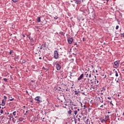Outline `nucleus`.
I'll return each mask as SVG.
<instances>
[{
  "label": "nucleus",
  "instance_id": "f257e3e1",
  "mask_svg": "<svg viewBox=\"0 0 124 124\" xmlns=\"http://www.w3.org/2000/svg\"><path fill=\"white\" fill-rule=\"evenodd\" d=\"M54 58L56 59H59V53H58V51L57 50L54 51Z\"/></svg>",
  "mask_w": 124,
  "mask_h": 124
},
{
  "label": "nucleus",
  "instance_id": "f03ea898",
  "mask_svg": "<svg viewBox=\"0 0 124 124\" xmlns=\"http://www.w3.org/2000/svg\"><path fill=\"white\" fill-rule=\"evenodd\" d=\"M41 97L39 96H37L35 98V100L36 101H38V102L39 103L40 102H42V101L41 100Z\"/></svg>",
  "mask_w": 124,
  "mask_h": 124
},
{
  "label": "nucleus",
  "instance_id": "7ed1b4c3",
  "mask_svg": "<svg viewBox=\"0 0 124 124\" xmlns=\"http://www.w3.org/2000/svg\"><path fill=\"white\" fill-rule=\"evenodd\" d=\"M68 43H69V44H72V42H73V38H68Z\"/></svg>",
  "mask_w": 124,
  "mask_h": 124
},
{
  "label": "nucleus",
  "instance_id": "20e7f679",
  "mask_svg": "<svg viewBox=\"0 0 124 124\" xmlns=\"http://www.w3.org/2000/svg\"><path fill=\"white\" fill-rule=\"evenodd\" d=\"M56 68L57 70H60L62 68V66L60 64H56Z\"/></svg>",
  "mask_w": 124,
  "mask_h": 124
},
{
  "label": "nucleus",
  "instance_id": "39448f33",
  "mask_svg": "<svg viewBox=\"0 0 124 124\" xmlns=\"http://www.w3.org/2000/svg\"><path fill=\"white\" fill-rule=\"evenodd\" d=\"M13 116H16V115H17V116H18L19 115V112L18 111H14L13 112Z\"/></svg>",
  "mask_w": 124,
  "mask_h": 124
},
{
  "label": "nucleus",
  "instance_id": "423d86ee",
  "mask_svg": "<svg viewBox=\"0 0 124 124\" xmlns=\"http://www.w3.org/2000/svg\"><path fill=\"white\" fill-rule=\"evenodd\" d=\"M83 77H84V74H82L78 78V81H80L81 79L83 78Z\"/></svg>",
  "mask_w": 124,
  "mask_h": 124
},
{
  "label": "nucleus",
  "instance_id": "0eeeda50",
  "mask_svg": "<svg viewBox=\"0 0 124 124\" xmlns=\"http://www.w3.org/2000/svg\"><path fill=\"white\" fill-rule=\"evenodd\" d=\"M75 2L77 4H81V0H75Z\"/></svg>",
  "mask_w": 124,
  "mask_h": 124
},
{
  "label": "nucleus",
  "instance_id": "6e6552de",
  "mask_svg": "<svg viewBox=\"0 0 124 124\" xmlns=\"http://www.w3.org/2000/svg\"><path fill=\"white\" fill-rule=\"evenodd\" d=\"M114 64L116 66H119V64H120V62L116 61L114 62Z\"/></svg>",
  "mask_w": 124,
  "mask_h": 124
},
{
  "label": "nucleus",
  "instance_id": "1a4fd4ad",
  "mask_svg": "<svg viewBox=\"0 0 124 124\" xmlns=\"http://www.w3.org/2000/svg\"><path fill=\"white\" fill-rule=\"evenodd\" d=\"M99 120L101 121V123H104L106 122V120L103 118H100Z\"/></svg>",
  "mask_w": 124,
  "mask_h": 124
},
{
  "label": "nucleus",
  "instance_id": "9d476101",
  "mask_svg": "<svg viewBox=\"0 0 124 124\" xmlns=\"http://www.w3.org/2000/svg\"><path fill=\"white\" fill-rule=\"evenodd\" d=\"M105 120H106V122L109 120V115H107L105 117Z\"/></svg>",
  "mask_w": 124,
  "mask_h": 124
},
{
  "label": "nucleus",
  "instance_id": "9b49d317",
  "mask_svg": "<svg viewBox=\"0 0 124 124\" xmlns=\"http://www.w3.org/2000/svg\"><path fill=\"white\" fill-rule=\"evenodd\" d=\"M1 105H2V106H5V103L4 102V100H2Z\"/></svg>",
  "mask_w": 124,
  "mask_h": 124
},
{
  "label": "nucleus",
  "instance_id": "f8f14e48",
  "mask_svg": "<svg viewBox=\"0 0 124 124\" xmlns=\"http://www.w3.org/2000/svg\"><path fill=\"white\" fill-rule=\"evenodd\" d=\"M18 120L19 122H23V121L24 120V118H23L22 117H20L19 118Z\"/></svg>",
  "mask_w": 124,
  "mask_h": 124
},
{
  "label": "nucleus",
  "instance_id": "ddd939ff",
  "mask_svg": "<svg viewBox=\"0 0 124 124\" xmlns=\"http://www.w3.org/2000/svg\"><path fill=\"white\" fill-rule=\"evenodd\" d=\"M98 83H99V81L98 80L95 79L94 81V84L96 85V84H98Z\"/></svg>",
  "mask_w": 124,
  "mask_h": 124
},
{
  "label": "nucleus",
  "instance_id": "4468645a",
  "mask_svg": "<svg viewBox=\"0 0 124 124\" xmlns=\"http://www.w3.org/2000/svg\"><path fill=\"white\" fill-rule=\"evenodd\" d=\"M71 113H72V111H71V110H69L68 111V114H69V115H70Z\"/></svg>",
  "mask_w": 124,
  "mask_h": 124
},
{
  "label": "nucleus",
  "instance_id": "2eb2a0df",
  "mask_svg": "<svg viewBox=\"0 0 124 124\" xmlns=\"http://www.w3.org/2000/svg\"><path fill=\"white\" fill-rule=\"evenodd\" d=\"M37 21L38 23H39V22L41 21V20H40V17H38V18H37Z\"/></svg>",
  "mask_w": 124,
  "mask_h": 124
},
{
  "label": "nucleus",
  "instance_id": "dca6fc26",
  "mask_svg": "<svg viewBox=\"0 0 124 124\" xmlns=\"http://www.w3.org/2000/svg\"><path fill=\"white\" fill-rule=\"evenodd\" d=\"M115 76L116 77H118V76H119V75L118 74V72H117V71H115Z\"/></svg>",
  "mask_w": 124,
  "mask_h": 124
},
{
  "label": "nucleus",
  "instance_id": "f3484780",
  "mask_svg": "<svg viewBox=\"0 0 124 124\" xmlns=\"http://www.w3.org/2000/svg\"><path fill=\"white\" fill-rule=\"evenodd\" d=\"M78 113V111L77 110H75L74 111L75 115H77Z\"/></svg>",
  "mask_w": 124,
  "mask_h": 124
},
{
  "label": "nucleus",
  "instance_id": "a211bd4d",
  "mask_svg": "<svg viewBox=\"0 0 124 124\" xmlns=\"http://www.w3.org/2000/svg\"><path fill=\"white\" fill-rule=\"evenodd\" d=\"M75 94H76V95H77V94H78L79 93H78V92H77L76 91H75Z\"/></svg>",
  "mask_w": 124,
  "mask_h": 124
},
{
  "label": "nucleus",
  "instance_id": "6ab92c4d",
  "mask_svg": "<svg viewBox=\"0 0 124 124\" xmlns=\"http://www.w3.org/2000/svg\"><path fill=\"white\" fill-rule=\"evenodd\" d=\"M13 53V50H11L10 51V55H11V54H12Z\"/></svg>",
  "mask_w": 124,
  "mask_h": 124
},
{
  "label": "nucleus",
  "instance_id": "aec40b11",
  "mask_svg": "<svg viewBox=\"0 0 124 124\" xmlns=\"http://www.w3.org/2000/svg\"><path fill=\"white\" fill-rule=\"evenodd\" d=\"M14 2H17L18 1V0H12Z\"/></svg>",
  "mask_w": 124,
  "mask_h": 124
},
{
  "label": "nucleus",
  "instance_id": "412c9836",
  "mask_svg": "<svg viewBox=\"0 0 124 124\" xmlns=\"http://www.w3.org/2000/svg\"><path fill=\"white\" fill-rule=\"evenodd\" d=\"M4 81H5V82H7V78H3Z\"/></svg>",
  "mask_w": 124,
  "mask_h": 124
},
{
  "label": "nucleus",
  "instance_id": "4be33fe9",
  "mask_svg": "<svg viewBox=\"0 0 124 124\" xmlns=\"http://www.w3.org/2000/svg\"><path fill=\"white\" fill-rule=\"evenodd\" d=\"M3 113V110H2V109H1V110H0V113L1 114H2Z\"/></svg>",
  "mask_w": 124,
  "mask_h": 124
},
{
  "label": "nucleus",
  "instance_id": "5701e85b",
  "mask_svg": "<svg viewBox=\"0 0 124 124\" xmlns=\"http://www.w3.org/2000/svg\"><path fill=\"white\" fill-rule=\"evenodd\" d=\"M119 29V26H116V30H118Z\"/></svg>",
  "mask_w": 124,
  "mask_h": 124
},
{
  "label": "nucleus",
  "instance_id": "b1692460",
  "mask_svg": "<svg viewBox=\"0 0 124 124\" xmlns=\"http://www.w3.org/2000/svg\"><path fill=\"white\" fill-rule=\"evenodd\" d=\"M57 19H58V16L54 17V19L55 20H57Z\"/></svg>",
  "mask_w": 124,
  "mask_h": 124
},
{
  "label": "nucleus",
  "instance_id": "393cba45",
  "mask_svg": "<svg viewBox=\"0 0 124 124\" xmlns=\"http://www.w3.org/2000/svg\"><path fill=\"white\" fill-rule=\"evenodd\" d=\"M122 36H123V37H124V33L121 34Z\"/></svg>",
  "mask_w": 124,
  "mask_h": 124
},
{
  "label": "nucleus",
  "instance_id": "a878e982",
  "mask_svg": "<svg viewBox=\"0 0 124 124\" xmlns=\"http://www.w3.org/2000/svg\"><path fill=\"white\" fill-rule=\"evenodd\" d=\"M89 78H91V77H92V75L91 74H89Z\"/></svg>",
  "mask_w": 124,
  "mask_h": 124
},
{
  "label": "nucleus",
  "instance_id": "bb28decb",
  "mask_svg": "<svg viewBox=\"0 0 124 124\" xmlns=\"http://www.w3.org/2000/svg\"><path fill=\"white\" fill-rule=\"evenodd\" d=\"M110 104H112V106H114V104H113V103H112V101H111L110 102Z\"/></svg>",
  "mask_w": 124,
  "mask_h": 124
},
{
  "label": "nucleus",
  "instance_id": "cd10ccee",
  "mask_svg": "<svg viewBox=\"0 0 124 124\" xmlns=\"http://www.w3.org/2000/svg\"><path fill=\"white\" fill-rule=\"evenodd\" d=\"M86 123H89V119H87V120L86 121Z\"/></svg>",
  "mask_w": 124,
  "mask_h": 124
},
{
  "label": "nucleus",
  "instance_id": "c85d7f7f",
  "mask_svg": "<svg viewBox=\"0 0 124 124\" xmlns=\"http://www.w3.org/2000/svg\"><path fill=\"white\" fill-rule=\"evenodd\" d=\"M4 98L5 99H6L7 98V97L6 96H4Z\"/></svg>",
  "mask_w": 124,
  "mask_h": 124
},
{
  "label": "nucleus",
  "instance_id": "c756f323",
  "mask_svg": "<svg viewBox=\"0 0 124 124\" xmlns=\"http://www.w3.org/2000/svg\"><path fill=\"white\" fill-rule=\"evenodd\" d=\"M88 76H89V74H87L86 75V77H88Z\"/></svg>",
  "mask_w": 124,
  "mask_h": 124
},
{
  "label": "nucleus",
  "instance_id": "7c9ffc66",
  "mask_svg": "<svg viewBox=\"0 0 124 124\" xmlns=\"http://www.w3.org/2000/svg\"><path fill=\"white\" fill-rule=\"evenodd\" d=\"M108 99H109V100L111 99V97H108Z\"/></svg>",
  "mask_w": 124,
  "mask_h": 124
},
{
  "label": "nucleus",
  "instance_id": "2f4dec72",
  "mask_svg": "<svg viewBox=\"0 0 124 124\" xmlns=\"http://www.w3.org/2000/svg\"><path fill=\"white\" fill-rule=\"evenodd\" d=\"M0 108H1L2 109H4V108H5V107H0Z\"/></svg>",
  "mask_w": 124,
  "mask_h": 124
},
{
  "label": "nucleus",
  "instance_id": "473e14b6",
  "mask_svg": "<svg viewBox=\"0 0 124 124\" xmlns=\"http://www.w3.org/2000/svg\"><path fill=\"white\" fill-rule=\"evenodd\" d=\"M105 90H106L105 88V87H103V91H105Z\"/></svg>",
  "mask_w": 124,
  "mask_h": 124
},
{
  "label": "nucleus",
  "instance_id": "72a5a7b5",
  "mask_svg": "<svg viewBox=\"0 0 124 124\" xmlns=\"http://www.w3.org/2000/svg\"><path fill=\"white\" fill-rule=\"evenodd\" d=\"M43 69L44 70H46V69L45 67H43Z\"/></svg>",
  "mask_w": 124,
  "mask_h": 124
},
{
  "label": "nucleus",
  "instance_id": "f704fd0d",
  "mask_svg": "<svg viewBox=\"0 0 124 124\" xmlns=\"http://www.w3.org/2000/svg\"><path fill=\"white\" fill-rule=\"evenodd\" d=\"M40 49H42V46H40Z\"/></svg>",
  "mask_w": 124,
  "mask_h": 124
},
{
  "label": "nucleus",
  "instance_id": "c9c22d12",
  "mask_svg": "<svg viewBox=\"0 0 124 124\" xmlns=\"http://www.w3.org/2000/svg\"><path fill=\"white\" fill-rule=\"evenodd\" d=\"M84 108H86V105H84Z\"/></svg>",
  "mask_w": 124,
  "mask_h": 124
},
{
  "label": "nucleus",
  "instance_id": "e433bc0d",
  "mask_svg": "<svg viewBox=\"0 0 124 124\" xmlns=\"http://www.w3.org/2000/svg\"><path fill=\"white\" fill-rule=\"evenodd\" d=\"M100 107H103V105H102Z\"/></svg>",
  "mask_w": 124,
  "mask_h": 124
},
{
  "label": "nucleus",
  "instance_id": "4c0bfd02",
  "mask_svg": "<svg viewBox=\"0 0 124 124\" xmlns=\"http://www.w3.org/2000/svg\"><path fill=\"white\" fill-rule=\"evenodd\" d=\"M78 111H80V109L78 108Z\"/></svg>",
  "mask_w": 124,
  "mask_h": 124
},
{
  "label": "nucleus",
  "instance_id": "58836bf2",
  "mask_svg": "<svg viewBox=\"0 0 124 124\" xmlns=\"http://www.w3.org/2000/svg\"><path fill=\"white\" fill-rule=\"evenodd\" d=\"M110 112H108V114H110Z\"/></svg>",
  "mask_w": 124,
  "mask_h": 124
},
{
  "label": "nucleus",
  "instance_id": "ea45409f",
  "mask_svg": "<svg viewBox=\"0 0 124 124\" xmlns=\"http://www.w3.org/2000/svg\"><path fill=\"white\" fill-rule=\"evenodd\" d=\"M39 59H40V60H41V57H40V58H39Z\"/></svg>",
  "mask_w": 124,
  "mask_h": 124
},
{
  "label": "nucleus",
  "instance_id": "a19ab883",
  "mask_svg": "<svg viewBox=\"0 0 124 124\" xmlns=\"http://www.w3.org/2000/svg\"><path fill=\"white\" fill-rule=\"evenodd\" d=\"M104 105H106V103L104 104Z\"/></svg>",
  "mask_w": 124,
  "mask_h": 124
},
{
  "label": "nucleus",
  "instance_id": "79ce46f5",
  "mask_svg": "<svg viewBox=\"0 0 124 124\" xmlns=\"http://www.w3.org/2000/svg\"><path fill=\"white\" fill-rule=\"evenodd\" d=\"M73 106H76V105H73Z\"/></svg>",
  "mask_w": 124,
  "mask_h": 124
},
{
  "label": "nucleus",
  "instance_id": "37998d69",
  "mask_svg": "<svg viewBox=\"0 0 124 124\" xmlns=\"http://www.w3.org/2000/svg\"><path fill=\"white\" fill-rule=\"evenodd\" d=\"M103 90H102L101 91V92H103Z\"/></svg>",
  "mask_w": 124,
  "mask_h": 124
},
{
  "label": "nucleus",
  "instance_id": "c03bdc74",
  "mask_svg": "<svg viewBox=\"0 0 124 124\" xmlns=\"http://www.w3.org/2000/svg\"><path fill=\"white\" fill-rule=\"evenodd\" d=\"M71 2H73V1L71 0Z\"/></svg>",
  "mask_w": 124,
  "mask_h": 124
},
{
  "label": "nucleus",
  "instance_id": "a18cd8bd",
  "mask_svg": "<svg viewBox=\"0 0 124 124\" xmlns=\"http://www.w3.org/2000/svg\"><path fill=\"white\" fill-rule=\"evenodd\" d=\"M11 118H13V116H11Z\"/></svg>",
  "mask_w": 124,
  "mask_h": 124
},
{
  "label": "nucleus",
  "instance_id": "49530a36",
  "mask_svg": "<svg viewBox=\"0 0 124 124\" xmlns=\"http://www.w3.org/2000/svg\"><path fill=\"white\" fill-rule=\"evenodd\" d=\"M15 118H17V116H15Z\"/></svg>",
  "mask_w": 124,
  "mask_h": 124
},
{
  "label": "nucleus",
  "instance_id": "de8ad7c7",
  "mask_svg": "<svg viewBox=\"0 0 124 124\" xmlns=\"http://www.w3.org/2000/svg\"><path fill=\"white\" fill-rule=\"evenodd\" d=\"M23 37H25V35H23Z\"/></svg>",
  "mask_w": 124,
  "mask_h": 124
},
{
  "label": "nucleus",
  "instance_id": "09e8293b",
  "mask_svg": "<svg viewBox=\"0 0 124 124\" xmlns=\"http://www.w3.org/2000/svg\"><path fill=\"white\" fill-rule=\"evenodd\" d=\"M95 78H96V76H94Z\"/></svg>",
  "mask_w": 124,
  "mask_h": 124
},
{
  "label": "nucleus",
  "instance_id": "8fccbe9b",
  "mask_svg": "<svg viewBox=\"0 0 124 124\" xmlns=\"http://www.w3.org/2000/svg\"><path fill=\"white\" fill-rule=\"evenodd\" d=\"M26 113H28V111H26Z\"/></svg>",
  "mask_w": 124,
  "mask_h": 124
},
{
  "label": "nucleus",
  "instance_id": "3c124183",
  "mask_svg": "<svg viewBox=\"0 0 124 124\" xmlns=\"http://www.w3.org/2000/svg\"><path fill=\"white\" fill-rule=\"evenodd\" d=\"M103 103V101H102V103Z\"/></svg>",
  "mask_w": 124,
  "mask_h": 124
},
{
  "label": "nucleus",
  "instance_id": "603ef678",
  "mask_svg": "<svg viewBox=\"0 0 124 124\" xmlns=\"http://www.w3.org/2000/svg\"><path fill=\"white\" fill-rule=\"evenodd\" d=\"M96 72H97V71L96 70Z\"/></svg>",
  "mask_w": 124,
  "mask_h": 124
},
{
  "label": "nucleus",
  "instance_id": "864d4df0",
  "mask_svg": "<svg viewBox=\"0 0 124 124\" xmlns=\"http://www.w3.org/2000/svg\"><path fill=\"white\" fill-rule=\"evenodd\" d=\"M90 80V79H88V81Z\"/></svg>",
  "mask_w": 124,
  "mask_h": 124
},
{
  "label": "nucleus",
  "instance_id": "5fc2aeb1",
  "mask_svg": "<svg viewBox=\"0 0 124 124\" xmlns=\"http://www.w3.org/2000/svg\"><path fill=\"white\" fill-rule=\"evenodd\" d=\"M90 81H92V79H91Z\"/></svg>",
  "mask_w": 124,
  "mask_h": 124
},
{
  "label": "nucleus",
  "instance_id": "6e6d98bb",
  "mask_svg": "<svg viewBox=\"0 0 124 124\" xmlns=\"http://www.w3.org/2000/svg\"><path fill=\"white\" fill-rule=\"evenodd\" d=\"M72 110H73V108H72Z\"/></svg>",
  "mask_w": 124,
  "mask_h": 124
},
{
  "label": "nucleus",
  "instance_id": "4d7b16f0",
  "mask_svg": "<svg viewBox=\"0 0 124 124\" xmlns=\"http://www.w3.org/2000/svg\"><path fill=\"white\" fill-rule=\"evenodd\" d=\"M0 79H1V78H0Z\"/></svg>",
  "mask_w": 124,
  "mask_h": 124
}]
</instances>
